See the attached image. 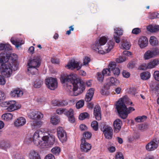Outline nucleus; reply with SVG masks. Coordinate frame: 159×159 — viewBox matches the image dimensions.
I'll return each mask as SVG.
<instances>
[{"label": "nucleus", "mask_w": 159, "mask_h": 159, "mask_svg": "<svg viewBox=\"0 0 159 159\" xmlns=\"http://www.w3.org/2000/svg\"><path fill=\"white\" fill-rule=\"evenodd\" d=\"M59 106H64L68 105V102L65 100L59 101Z\"/></svg>", "instance_id": "3c124183"}, {"label": "nucleus", "mask_w": 159, "mask_h": 159, "mask_svg": "<svg viewBox=\"0 0 159 159\" xmlns=\"http://www.w3.org/2000/svg\"><path fill=\"white\" fill-rule=\"evenodd\" d=\"M92 136L91 134L89 132H85L83 134V136L85 137L86 139H90Z\"/></svg>", "instance_id": "052dcab7"}, {"label": "nucleus", "mask_w": 159, "mask_h": 159, "mask_svg": "<svg viewBox=\"0 0 159 159\" xmlns=\"http://www.w3.org/2000/svg\"><path fill=\"white\" fill-rule=\"evenodd\" d=\"M41 129L37 130L33 136V142L37 146L42 148H45L52 145L55 142V136L52 134H48V135H43Z\"/></svg>", "instance_id": "f03ea898"}, {"label": "nucleus", "mask_w": 159, "mask_h": 159, "mask_svg": "<svg viewBox=\"0 0 159 159\" xmlns=\"http://www.w3.org/2000/svg\"><path fill=\"white\" fill-rule=\"evenodd\" d=\"M111 71L108 68L104 69L102 71V74L104 76H107L110 75Z\"/></svg>", "instance_id": "49530a36"}, {"label": "nucleus", "mask_w": 159, "mask_h": 159, "mask_svg": "<svg viewBox=\"0 0 159 159\" xmlns=\"http://www.w3.org/2000/svg\"><path fill=\"white\" fill-rule=\"evenodd\" d=\"M66 112V110L65 109L62 108H59L56 110V113L59 115H61L63 113L65 114Z\"/></svg>", "instance_id": "de8ad7c7"}, {"label": "nucleus", "mask_w": 159, "mask_h": 159, "mask_svg": "<svg viewBox=\"0 0 159 159\" xmlns=\"http://www.w3.org/2000/svg\"><path fill=\"white\" fill-rule=\"evenodd\" d=\"M12 50L11 47L10 45L8 43L4 44V43H0V50H4L5 52V54L4 53H2L3 55L4 54L5 55L7 53V54H11L10 53L9 51Z\"/></svg>", "instance_id": "aec40b11"}, {"label": "nucleus", "mask_w": 159, "mask_h": 159, "mask_svg": "<svg viewBox=\"0 0 159 159\" xmlns=\"http://www.w3.org/2000/svg\"><path fill=\"white\" fill-rule=\"evenodd\" d=\"M154 57L159 55V49L157 48H155L152 50Z\"/></svg>", "instance_id": "a18cd8bd"}, {"label": "nucleus", "mask_w": 159, "mask_h": 159, "mask_svg": "<svg viewBox=\"0 0 159 159\" xmlns=\"http://www.w3.org/2000/svg\"><path fill=\"white\" fill-rule=\"evenodd\" d=\"M5 103L7 105L6 110L9 112L12 111L16 110L21 107L20 105L17 106L15 101H9L6 102Z\"/></svg>", "instance_id": "f8f14e48"}, {"label": "nucleus", "mask_w": 159, "mask_h": 159, "mask_svg": "<svg viewBox=\"0 0 159 159\" xmlns=\"http://www.w3.org/2000/svg\"><path fill=\"white\" fill-rule=\"evenodd\" d=\"M89 117V114L86 112L80 114L79 116V119L83 120L86 118H88Z\"/></svg>", "instance_id": "79ce46f5"}, {"label": "nucleus", "mask_w": 159, "mask_h": 159, "mask_svg": "<svg viewBox=\"0 0 159 159\" xmlns=\"http://www.w3.org/2000/svg\"><path fill=\"white\" fill-rule=\"evenodd\" d=\"M10 41L12 44L15 45L17 48L24 43V40L17 38L16 36L12 37Z\"/></svg>", "instance_id": "6ab92c4d"}, {"label": "nucleus", "mask_w": 159, "mask_h": 159, "mask_svg": "<svg viewBox=\"0 0 159 159\" xmlns=\"http://www.w3.org/2000/svg\"><path fill=\"white\" fill-rule=\"evenodd\" d=\"M131 46V44L129 42L126 40H125L122 42L121 47L123 49L126 50L129 49Z\"/></svg>", "instance_id": "f704fd0d"}, {"label": "nucleus", "mask_w": 159, "mask_h": 159, "mask_svg": "<svg viewBox=\"0 0 159 159\" xmlns=\"http://www.w3.org/2000/svg\"><path fill=\"white\" fill-rule=\"evenodd\" d=\"M107 84L104 85V87L102 89L101 91V93L103 95H107L108 93V89H109V87H106L107 86Z\"/></svg>", "instance_id": "ea45409f"}, {"label": "nucleus", "mask_w": 159, "mask_h": 159, "mask_svg": "<svg viewBox=\"0 0 159 159\" xmlns=\"http://www.w3.org/2000/svg\"><path fill=\"white\" fill-rule=\"evenodd\" d=\"M94 89L92 88L88 90L85 96L86 101L88 102L91 100L94 94Z\"/></svg>", "instance_id": "b1692460"}, {"label": "nucleus", "mask_w": 159, "mask_h": 159, "mask_svg": "<svg viewBox=\"0 0 159 159\" xmlns=\"http://www.w3.org/2000/svg\"><path fill=\"white\" fill-rule=\"evenodd\" d=\"M147 119V117L146 116H139L135 119L136 122H143Z\"/></svg>", "instance_id": "4c0bfd02"}, {"label": "nucleus", "mask_w": 159, "mask_h": 159, "mask_svg": "<svg viewBox=\"0 0 159 159\" xmlns=\"http://www.w3.org/2000/svg\"><path fill=\"white\" fill-rule=\"evenodd\" d=\"M116 68V63L115 62H110L108 66V69L110 71H112L114 69Z\"/></svg>", "instance_id": "c03bdc74"}, {"label": "nucleus", "mask_w": 159, "mask_h": 159, "mask_svg": "<svg viewBox=\"0 0 159 159\" xmlns=\"http://www.w3.org/2000/svg\"><path fill=\"white\" fill-rule=\"evenodd\" d=\"M159 64V61L157 59H154L151 61L148 64V69H152Z\"/></svg>", "instance_id": "c85d7f7f"}, {"label": "nucleus", "mask_w": 159, "mask_h": 159, "mask_svg": "<svg viewBox=\"0 0 159 159\" xmlns=\"http://www.w3.org/2000/svg\"><path fill=\"white\" fill-rule=\"evenodd\" d=\"M132 104V102L129 101V99L126 96L120 98L116 103V108L120 117L125 119L128 116V115L132 111H134V109L132 107L127 108L126 104L130 105Z\"/></svg>", "instance_id": "7ed1b4c3"}, {"label": "nucleus", "mask_w": 159, "mask_h": 159, "mask_svg": "<svg viewBox=\"0 0 159 159\" xmlns=\"http://www.w3.org/2000/svg\"><path fill=\"white\" fill-rule=\"evenodd\" d=\"M115 76H118L120 73V70L119 68L116 67L112 71Z\"/></svg>", "instance_id": "8fccbe9b"}, {"label": "nucleus", "mask_w": 159, "mask_h": 159, "mask_svg": "<svg viewBox=\"0 0 159 159\" xmlns=\"http://www.w3.org/2000/svg\"><path fill=\"white\" fill-rule=\"evenodd\" d=\"M37 68L27 66V72L29 75H36L38 73Z\"/></svg>", "instance_id": "cd10ccee"}, {"label": "nucleus", "mask_w": 159, "mask_h": 159, "mask_svg": "<svg viewBox=\"0 0 159 159\" xmlns=\"http://www.w3.org/2000/svg\"><path fill=\"white\" fill-rule=\"evenodd\" d=\"M129 93L134 95L136 94V89L134 88H129L128 91Z\"/></svg>", "instance_id": "5fc2aeb1"}, {"label": "nucleus", "mask_w": 159, "mask_h": 159, "mask_svg": "<svg viewBox=\"0 0 159 159\" xmlns=\"http://www.w3.org/2000/svg\"><path fill=\"white\" fill-rule=\"evenodd\" d=\"M60 121L59 118L58 116H53L51 118L50 122L53 125H56Z\"/></svg>", "instance_id": "7c9ffc66"}, {"label": "nucleus", "mask_w": 159, "mask_h": 159, "mask_svg": "<svg viewBox=\"0 0 159 159\" xmlns=\"http://www.w3.org/2000/svg\"><path fill=\"white\" fill-rule=\"evenodd\" d=\"M151 19L159 18V13L155 12H153L151 14L150 16Z\"/></svg>", "instance_id": "09e8293b"}, {"label": "nucleus", "mask_w": 159, "mask_h": 159, "mask_svg": "<svg viewBox=\"0 0 159 159\" xmlns=\"http://www.w3.org/2000/svg\"><path fill=\"white\" fill-rule=\"evenodd\" d=\"M84 101L83 100L79 101L76 103V107L77 109H80L83 107L84 105Z\"/></svg>", "instance_id": "58836bf2"}, {"label": "nucleus", "mask_w": 159, "mask_h": 159, "mask_svg": "<svg viewBox=\"0 0 159 159\" xmlns=\"http://www.w3.org/2000/svg\"><path fill=\"white\" fill-rule=\"evenodd\" d=\"M148 68V64H147L145 63L143 64L140 66V69L141 70H145Z\"/></svg>", "instance_id": "69168bd1"}, {"label": "nucleus", "mask_w": 159, "mask_h": 159, "mask_svg": "<svg viewBox=\"0 0 159 159\" xmlns=\"http://www.w3.org/2000/svg\"><path fill=\"white\" fill-rule=\"evenodd\" d=\"M98 79L99 81L101 82L103 81L104 76L101 73H98Z\"/></svg>", "instance_id": "680f3d73"}, {"label": "nucleus", "mask_w": 159, "mask_h": 159, "mask_svg": "<svg viewBox=\"0 0 159 159\" xmlns=\"http://www.w3.org/2000/svg\"><path fill=\"white\" fill-rule=\"evenodd\" d=\"M57 131L59 140L62 143L65 142L67 140L66 135L63 128L59 127L57 129Z\"/></svg>", "instance_id": "4468645a"}, {"label": "nucleus", "mask_w": 159, "mask_h": 159, "mask_svg": "<svg viewBox=\"0 0 159 159\" xmlns=\"http://www.w3.org/2000/svg\"><path fill=\"white\" fill-rule=\"evenodd\" d=\"M29 157L30 159H41L38 152L33 150L30 152Z\"/></svg>", "instance_id": "a878e982"}, {"label": "nucleus", "mask_w": 159, "mask_h": 159, "mask_svg": "<svg viewBox=\"0 0 159 159\" xmlns=\"http://www.w3.org/2000/svg\"><path fill=\"white\" fill-rule=\"evenodd\" d=\"M126 58L125 57H120L116 59V61L118 63H121L126 60Z\"/></svg>", "instance_id": "603ef678"}, {"label": "nucleus", "mask_w": 159, "mask_h": 159, "mask_svg": "<svg viewBox=\"0 0 159 159\" xmlns=\"http://www.w3.org/2000/svg\"><path fill=\"white\" fill-rule=\"evenodd\" d=\"M109 39L107 36H102L99 39H97V40L98 41V42L100 44V45L102 47H106L107 45H106V46H104L106 43H107Z\"/></svg>", "instance_id": "393cba45"}, {"label": "nucleus", "mask_w": 159, "mask_h": 159, "mask_svg": "<svg viewBox=\"0 0 159 159\" xmlns=\"http://www.w3.org/2000/svg\"><path fill=\"white\" fill-rule=\"evenodd\" d=\"M91 126L95 131H97L98 129V123L96 121H93L91 123Z\"/></svg>", "instance_id": "a19ab883"}, {"label": "nucleus", "mask_w": 159, "mask_h": 159, "mask_svg": "<svg viewBox=\"0 0 159 159\" xmlns=\"http://www.w3.org/2000/svg\"><path fill=\"white\" fill-rule=\"evenodd\" d=\"M141 30L139 28H135L132 31L133 34H137L140 33Z\"/></svg>", "instance_id": "0e129e2a"}, {"label": "nucleus", "mask_w": 159, "mask_h": 159, "mask_svg": "<svg viewBox=\"0 0 159 159\" xmlns=\"http://www.w3.org/2000/svg\"><path fill=\"white\" fill-rule=\"evenodd\" d=\"M159 140L154 138L146 146V149L148 151H152L156 149L158 147Z\"/></svg>", "instance_id": "1a4fd4ad"}, {"label": "nucleus", "mask_w": 159, "mask_h": 159, "mask_svg": "<svg viewBox=\"0 0 159 159\" xmlns=\"http://www.w3.org/2000/svg\"><path fill=\"white\" fill-rule=\"evenodd\" d=\"M5 94L2 91L0 90V102L4 100L5 98Z\"/></svg>", "instance_id": "864d4df0"}, {"label": "nucleus", "mask_w": 159, "mask_h": 159, "mask_svg": "<svg viewBox=\"0 0 159 159\" xmlns=\"http://www.w3.org/2000/svg\"><path fill=\"white\" fill-rule=\"evenodd\" d=\"M101 108L99 105H96L94 108L93 114L96 120H101Z\"/></svg>", "instance_id": "412c9836"}, {"label": "nucleus", "mask_w": 159, "mask_h": 159, "mask_svg": "<svg viewBox=\"0 0 159 159\" xmlns=\"http://www.w3.org/2000/svg\"><path fill=\"white\" fill-rule=\"evenodd\" d=\"M2 76L0 75V84L4 85L6 83V80L5 78Z\"/></svg>", "instance_id": "bf43d9fd"}, {"label": "nucleus", "mask_w": 159, "mask_h": 159, "mask_svg": "<svg viewBox=\"0 0 159 159\" xmlns=\"http://www.w3.org/2000/svg\"><path fill=\"white\" fill-rule=\"evenodd\" d=\"M0 56L1 57L0 58V70L2 68V66L4 65L6 62L8 61L11 57L12 59L14 60H16L17 58V56L15 54H10L6 53L5 55L4 54L3 55L2 53H1Z\"/></svg>", "instance_id": "6e6552de"}, {"label": "nucleus", "mask_w": 159, "mask_h": 159, "mask_svg": "<svg viewBox=\"0 0 159 159\" xmlns=\"http://www.w3.org/2000/svg\"><path fill=\"white\" fill-rule=\"evenodd\" d=\"M29 117L34 120L30 122V125L33 129L40 127L42 125L43 122L41 120L43 117V114L40 111L30 110L28 113Z\"/></svg>", "instance_id": "20e7f679"}, {"label": "nucleus", "mask_w": 159, "mask_h": 159, "mask_svg": "<svg viewBox=\"0 0 159 159\" xmlns=\"http://www.w3.org/2000/svg\"><path fill=\"white\" fill-rule=\"evenodd\" d=\"M151 31L154 32L159 31V25H155L152 26L151 27Z\"/></svg>", "instance_id": "4d7b16f0"}, {"label": "nucleus", "mask_w": 159, "mask_h": 159, "mask_svg": "<svg viewBox=\"0 0 159 159\" xmlns=\"http://www.w3.org/2000/svg\"><path fill=\"white\" fill-rule=\"evenodd\" d=\"M45 159H55L53 155L51 154H48L45 157Z\"/></svg>", "instance_id": "774afa93"}, {"label": "nucleus", "mask_w": 159, "mask_h": 159, "mask_svg": "<svg viewBox=\"0 0 159 159\" xmlns=\"http://www.w3.org/2000/svg\"><path fill=\"white\" fill-rule=\"evenodd\" d=\"M26 123V119L23 117H20L17 118L14 122V125L16 127L23 126Z\"/></svg>", "instance_id": "5701e85b"}, {"label": "nucleus", "mask_w": 159, "mask_h": 159, "mask_svg": "<svg viewBox=\"0 0 159 159\" xmlns=\"http://www.w3.org/2000/svg\"><path fill=\"white\" fill-rule=\"evenodd\" d=\"M60 80L64 86L66 87L67 90L71 92L69 93L70 95L77 96L85 89L84 84L78 81L77 75L75 74H62L61 75Z\"/></svg>", "instance_id": "f257e3e1"}, {"label": "nucleus", "mask_w": 159, "mask_h": 159, "mask_svg": "<svg viewBox=\"0 0 159 159\" xmlns=\"http://www.w3.org/2000/svg\"><path fill=\"white\" fill-rule=\"evenodd\" d=\"M90 59L88 57H85L83 60V65H86L88 64L90 61ZM82 66V64L80 65V62L75 61L74 59L70 60L68 64L66 66L68 69L73 70L76 69L79 70L81 69Z\"/></svg>", "instance_id": "0eeeda50"}, {"label": "nucleus", "mask_w": 159, "mask_h": 159, "mask_svg": "<svg viewBox=\"0 0 159 159\" xmlns=\"http://www.w3.org/2000/svg\"><path fill=\"white\" fill-rule=\"evenodd\" d=\"M107 85L108 86L116 85L118 84L119 82L116 78L113 77L109 78L107 80Z\"/></svg>", "instance_id": "bb28decb"}, {"label": "nucleus", "mask_w": 159, "mask_h": 159, "mask_svg": "<svg viewBox=\"0 0 159 159\" xmlns=\"http://www.w3.org/2000/svg\"><path fill=\"white\" fill-rule=\"evenodd\" d=\"M153 76L156 80L159 81V71H155L153 74Z\"/></svg>", "instance_id": "6e6d98bb"}, {"label": "nucleus", "mask_w": 159, "mask_h": 159, "mask_svg": "<svg viewBox=\"0 0 159 159\" xmlns=\"http://www.w3.org/2000/svg\"><path fill=\"white\" fill-rule=\"evenodd\" d=\"M40 65V60L39 57H34L32 59L29 60L27 63V66L38 68Z\"/></svg>", "instance_id": "ddd939ff"}, {"label": "nucleus", "mask_w": 159, "mask_h": 159, "mask_svg": "<svg viewBox=\"0 0 159 159\" xmlns=\"http://www.w3.org/2000/svg\"><path fill=\"white\" fill-rule=\"evenodd\" d=\"M116 159H124L122 154L120 152L118 153L116 155Z\"/></svg>", "instance_id": "338daca9"}, {"label": "nucleus", "mask_w": 159, "mask_h": 159, "mask_svg": "<svg viewBox=\"0 0 159 159\" xmlns=\"http://www.w3.org/2000/svg\"><path fill=\"white\" fill-rule=\"evenodd\" d=\"M114 43L112 40H110L107 43L106 47H102L97 40L93 43L91 48L94 51L100 54H103L110 52L113 48Z\"/></svg>", "instance_id": "39448f33"}, {"label": "nucleus", "mask_w": 159, "mask_h": 159, "mask_svg": "<svg viewBox=\"0 0 159 159\" xmlns=\"http://www.w3.org/2000/svg\"><path fill=\"white\" fill-rule=\"evenodd\" d=\"M138 44L141 48H143L147 46L148 44V40L145 36H142L138 41Z\"/></svg>", "instance_id": "a211bd4d"}, {"label": "nucleus", "mask_w": 159, "mask_h": 159, "mask_svg": "<svg viewBox=\"0 0 159 159\" xmlns=\"http://www.w3.org/2000/svg\"><path fill=\"white\" fill-rule=\"evenodd\" d=\"M80 148L81 151L84 152H87L91 149V145L86 141L85 139L83 138L81 140Z\"/></svg>", "instance_id": "2eb2a0df"}, {"label": "nucleus", "mask_w": 159, "mask_h": 159, "mask_svg": "<svg viewBox=\"0 0 159 159\" xmlns=\"http://www.w3.org/2000/svg\"><path fill=\"white\" fill-rule=\"evenodd\" d=\"M149 42L150 44L152 46H157L158 44V41L157 38L154 36L150 37Z\"/></svg>", "instance_id": "c756f323"}, {"label": "nucleus", "mask_w": 159, "mask_h": 159, "mask_svg": "<svg viewBox=\"0 0 159 159\" xmlns=\"http://www.w3.org/2000/svg\"><path fill=\"white\" fill-rule=\"evenodd\" d=\"M114 33L117 36L114 35V38L115 41L117 43H119L120 41V36L123 34V30L121 28H116L114 29Z\"/></svg>", "instance_id": "f3484780"}, {"label": "nucleus", "mask_w": 159, "mask_h": 159, "mask_svg": "<svg viewBox=\"0 0 159 159\" xmlns=\"http://www.w3.org/2000/svg\"><path fill=\"white\" fill-rule=\"evenodd\" d=\"M122 125L121 121L119 119H117L113 122L114 132L118 133L120 130Z\"/></svg>", "instance_id": "4be33fe9"}, {"label": "nucleus", "mask_w": 159, "mask_h": 159, "mask_svg": "<svg viewBox=\"0 0 159 159\" xmlns=\"http://www.w3.org/2000/svg\"><path fill=\"white\" fill-rule=\"evenodd\" d=\"M12 114L10 113H5L2 116V117L3 120L6 121L11 120L12 118Z\"/></svg>", "instance_id": "2f4dec72"}, {"label": "nucleus", "mask_w": 159, "mask_h": 159, "mask_svg": "<svg viewBox=\"0 0 159 159\" xmlns=\"http://www.w3.org/2000/svg\"><path fill=\"white\" fill-rule=\"evenodd\" d=\"M122 74L123 76L126 78H128L130 76V73L124 70L122 73Z\"/></svg>", "instance_id": "e2e57ef3"}, {"label": "nucleus", "mask_w": 159, "mask_h": 159, "mask_svg": "<svg viewBox=\"0 0 159 159\" xmlns=\"http://www.w3.org/2000/svg\"><path fill=\"white\" fill-rule=\"evenodd\" d=\"M151 76L150 73L148 71L143 72L141 74L140 77L142 80H146L149 79Z\"/></svg>", "instance_id": "473e14b6"}, {"label": "nucleus", "mask_w": 159, "mask_h": 159, "mask_svg": "<svg viewBox=\"0 0 159 159\" xmlns=\"http://www.w3.org/2000/svg\"><path fill=\"white\" fill-rule=\"evenodd\" d=\"M43 83V80L38 79L34 82V87L36 88H40Z\"/></svg>", "instance_id": "c9c22d12"}, {"label": "nucleus", "mask_w": 159, "mask_h": 159, "mask_svg": "<svg viewBox=\"0 0 159 159\" xmlns=\"http://www.w3.org/2000/svg\"><path fill=\"white\" fill-rule=\"evenodd\" d=\"M102 130L103 132L105 138L109 139H111L113 135V130L112 127L107 125H105Z\"/></svg>", "instance_id": "9d476101"}, {"label": "nucleus", "mask_w": 159, "mask_h": 159, "mask_svg": "<svg viewBox=\"0 0 159 159\" xmlns=\"http://www.w3.org/2000/svg\"><path fill=\"white\" fill-rule=\"evenodd\" d=\"M74 111L73 109H70L68 111H66V115L68 117L69 116H74L73 114Z\"/></svg>", "instance_id": "13d9d810"}, {"label": "nucleus", "mask_w": 159, "mask_h": 159, "mask_svg": "<svg viewBox=\"0 0 159 159\" xmlns=\"http://www.w3.org/2000/svg\"><path fill=\"white\" fill-rule=\"evenodd\" d=\"M45 82L47 87L51 90H54L57 87V82L55 78H48L46 79Z\"/></svg>", "instance_id": "9b49d317"}, {"label": "nucleus", "mask_w": 159, "mask_h": 159, "mask_svg": "<svg viewBox=\"0 0 159 159\" xmlns=\"http://www.w3.org/2000/svg\"><path fill=\"white\" fill-rule=\"evenodd\" d=\"M148 128V125L145 124H140L139 126V129L142 131H143L147 130Z\"/></svg>", "instance_id": "37998d69"}, {"label": "nucleus", "mask_w": 159, "mask_h": 159, "mask_svg": "<svg viewBox=\"0 0 159 159\" xmlns=\"http://www.w3.org/2000/svg\"><path fill=\"white\" fill-rule=\"evenodd\" d=\"M18 66L15 64H10L8 61L2 66L0 70L2 75L6 78L10 77L12 73V70H16L17 69Z\"/></svg>", "instance_id": "423d86ee"}, {"label": "nucleus", "mask_w": 159, "mask_h": 159, "mask_svg": "<svg viewBox=\"0 0 159 159\" xmlns=\"http://www.w3.org/2000/svg\"><path fill=\"white\" fill-rule=\"evenodd\" d=\"M153 57H154L152 50H149L147 51L144 54V58L145 60H148Z\"/></svg>", "instance_id": "72a5a7b5"}, {"label": "nucleus", "mask_w": 159, "mask_h": 159, "mask_svg": "<svg viewBox=\"0 0 159 159\" xmlns=\"http://www.w3.org/2000/svg\"><path fill=\"white\" fill-rule=\"evenodd\" d=\"M23 93L22 90L19 88L12 89L10 93V96L13 98H18L22 96Z\"/></svg>", "instance_id": "dca6fc26"}, {"label": "nucleus", "mask_w": 159, "mask_h": 159, "mask_svg": "<svg viewBox=\"0 0 159 159\" xmlns=\"http://www.w3.org/2000/svg\"><path fill=\"white\" fill-rule=\"evenodd\" d=\"M52 152L56 155H58L60 152L61 149L59 147H55L53 148L51 150Z\"/></svg>", "instance_id": "e433bc0d"}]
</instances>
